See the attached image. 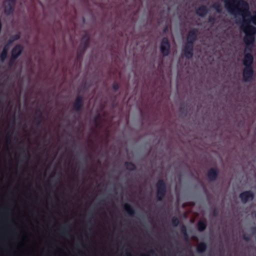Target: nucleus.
Returning <instances> with one entry per match:
<instances>
[{"mask_svg": "<svg viewBox=\"0 0 256 256\" xmlns=\"http://www.w3.org/2000/svg\"><path fill=\"white\" fill-rule=\"evenodd\" d=\"M224 6L228 12L235 18L241 16L244 20L250 18V6L244 0H224Z\"/></svg>", "mask_w": 256, "mask_h": 256, "instance_id": "nucleus-1", "label": "nucleus"}, {"mask_svg": "<svg viewBox=\"0 0 256 256\" xmlns=\"http://www.w3.org/2000/svg\"><path fill=\"white\" fill-rule=\"evenodd\" d=\"M252 23L256 26V10L254 12L253 16L249 20H244L242 21L241 29L244 32L245 36L244 38V42L246 46L245 52L252 51V46L255 42V35L256 34V27L250 24Z\"/></svg>", "mask_w": 256, "mask_h": 256, "instance_id": "nucleus-2", "label": "nucleus"}, {"mask_svg": "<svg viewBox=\"0 0 256 256\" xmlns=\"http://www.w3.org/2000/svg\"><path fill=\"white\" fill-rule=\"evenodd\" d=\"M90 43V37L88 34H86L82 38L80 47L77 52V59L81 58L86 50L89 46Z\"/></svg>", "mask_w": 256, "mask_h": 256, "instance_id": "nucleus-3", "label": "nucleus"}, {"mask_svg": "<svg viewBox=\"0 0 256 256\" xmlns=\"http://www.w3.org/2000/svg\"><path fill=\"white\" fill-rule=\"evenodd\" d=\"M156 198L158 201H162L166 194V185L165 181L159 180L156 184Z\"/></svg>", "mask_w": 256, "mask_h": 256, "instance_id": "nucleus-4", "label": "nucleus"}, {"mask_svg": "<svg viewBox=\"0 0 256 256\" xmlns=\"http://www.w3.org/2000/svg\"><path fill=\"white\" fill-rule=\"evenodd\" d=\"M170 44L168 39L166 37H164L160 42V51L164 56H166L170 54Z\"/></svg>", "mask_w": 256, "mask_h": 256, "instance_id": "nucleus-5", "label": "nucleus"}, {"mask_svg": "<svg viewBox=\"0 0 256 256\" xmlns=\"http://www.w3.org/2000/svg\"><path fill=\"white\" fill-rule=\"evenodd\" d=\"M254 76L253 67H244L242 70V77L244 81L250 82L252 80Z\"/></svg>", "mask_w": 256, "mask_h": 256, "instance_id": "nucleus-6", "label": "nucleus"}, {"mask_svg": "<svg viewBox=\"0 0 256 256\" xmlns=\"http://www.w3.org/2000/svg\"><path fill=\"white\" fill-rule=\"evenodd\" d=\"M239 197L243 204H246L248 201H252L254 199V194L251 190H246L241 192Z\"/></svg>", "mask_w": 256, "mask_h": 256, "instance_id": "nucleus-7", "label": "nucleus"}, {"mask_svg": "<svg viewBox=\"0 0 256 256\" xmlns=\"http://www.w3.org/2000/svg\"><path fill=\"white\" fill-rule=\"evenodd\" d=\"M84 106V100L82 96L78 95L76 97L74 102L72 108L73 110L77 112H81Z\"/></svg>", "mask_w": 256, "mask_h": 256, "instance_id": "nucleus-8", "label": "nucleus"}, {"mask_svg": "<svg viewBox=\"0 0 256 256\" xmlns=\"http://www.w3.org/2000/svg\"><path fill=\"white\" fill-rule=\"evenodd\" d=\"M16 0H6V4L4 6V12L6 15L9 16L13 14Z\"/></svg>", "mask_w": 256, "mask_h": 256, "instance_id": "nucleus-9", "label": "nucleus"}, {"mask_svg": "<svg viewBox=\"0 0 256 256\" xmlns=\"http://www.w3.org/2000/svg\"><path fill=\"white\" fill-rule=\"evenodd\" d=\"M254 56L251 54V52H244V57L243 60V64L244 67H252V64L254 62Z\"/></svg>", "mask_w": 256, "mask_h": 256, "instance_id": "nucleus-10", "label": "nucleus"}, {"mask_svg": "<svg viewBox=\"0 0 256 256\" xmlns=\"http://www.w3.org/2000/svg\"><path fill=\"white\" fill-rule=\"evenodd\" d=\"M198 30L194 28L190 30L187 35V42L189 44H194L197 40Z\"/></svg>", "mask_w": 256, "mask_h": 256, "instance_id": "nucleus-11", "label": "nucleus"}, {"mask_svg": "<svg viewBox=\"0 0 256 256\" xmlns=\"http://www.w3.org/2000/svg\"><path fill=\"white\" fill-rule=\"evenodd\" d=\"M218 175V170L216 168H210L207 172V177L210 182H214L216 180Z\"/></svg>", "mask_w": 256, "mask_h": 256, "instance_id": "nucleus-12", "label": "nucleus"}, {"mask_svg": "<svg viewBox=\"0 0 256 256\" xmlns=\"http://www.w3.org/2000/svg\"><path fill=\"white\" fill-rule=\"evenodd\" d=\"M23 50V47L21 44H16L11 50V56L13 58H18L22 54Z\"/></svg>", "mask_w": 256, "mask_h": 256, "instance_id": "nucleus-13", "label": "nucleus"}, {"mask_svg": "<svg viewBox=\"0 0 256 256\" xmlns=\"http://www.w3.org/2000/svg\"><path fill=\"white\" fill-rule=\"evenodd\" d=\"M208 8L204 5L200 6L196 10V14L201 17L204 16L208 13Z\"/></svg>", "mask_w": 256, "mask_h": 256, "instance_id": "nucleus-14", "label": "nucleus"}, {"mask_svg": "<svg viewBox=\"0 0 256 256\" xmlns=\"http://www.w3.org/2000/svg\"><path fill=\"white\" fill-rule=\"evenodd\" d=\"M124 212L130 216H133L135 214L134 210L132 206L128 203L124 204Z\"/></svg>", "mask_w": 256, "mask_h": 256, "instance_id": "nucleus-15", "label": "nucleus"}, {"mask_svg": "<svg viewBox=\"0 0 256 256\" xmlns=\"http://www.w3.org/2000/svg\"><path fill=\"white\" fill-rule=\"evenodd\" d=\"M198 230L200 232L204 231L206 228V224L205 220H200L197 223Z\"/></svg>", "mask_w": 256, "mask_h": 256, "instance_id": "nucleus-16", "label": "nucleus"}, {"mask_svg": "<svg viewBox=\"0 0 256 256\" xmlns=\"http://www.w3.org/2000/svg\"><path fill=\"white\" fill-rule=\"evenodd\" d=\"M8 46L6 44L3 48L0 54V59L2 62H4L6 58L8 50Z\"/></svg>", "mask_w": 256, "mask_h": 256, "instance_id": "nucleus-17", "label": "nucleus"}, {"mask_svg": "<svg viewBox=\"0 0 256 256\" xmlns=\"http://www.w3.org/2000/svg\"><path fill=\"white\" fill-rule=\"evenodd\" d=\"M207 248V245L204 242H201L198 244L196 247V251L198 253L204 252Z\"/></svg>", "mask_w": 256, "mask_h": 256, "instance_id": "nucleus-18", "label": "nucleus"}, {"mask_svg": "<svg viewBox=\"0 0 256 256\" xmlns=\"http://www.w3.org/2000/svg\"><path fill=\"white\" fill-rule=\"evenodd\" d=\"M124 166L126 170L131 171L135 170L136 169V166L134 163L130 162H124Z\"/></svg>", "mask_w": 256, "mask_h": 256, "instance_id": "nucleus-19", "label": "nucleus"}, {"mask_svg": "<svg viewBox=\"0 0 256 256\" xmlns=\"http://www.w3.org/2000/svg\"><path fill=\"white\" fill-rule=\"evenodd\" d=\"M20 38V34H14L11 36V38L8 40L7 45L8 46L12 44L14 41L18 40Z\"/></svg>", "mask_w": 256, "mask_h": 256, "instance_id": "nucleus-20", "label": "nucleus"}, {"mask_svg": "<svg viewBox=\"0 0 256 256\" xmlns=\"http://www.w3.org/2000/svg\"><path fill=\"white\" fill-rule=\"evenodd\" d=\"M212 8L214 9L217 12L220 14L222 12V8L219 2H215L212 6Z\"/></svg>", "mask_w": 256, "mask_h": 256, "instance_id": "nucleus-21", "label": "nucleus"}, {"mask_svg": "<svg viewBox=\"0 0 256 256\" xmlns=\"http://www.w3.org/2000/svg\"><path fill=\"white\" fill-rule=\"evenodd\" d=\"M194 50V44H189L188 42L185 44L184 46V51H190Z\"/></svg>", "mask_w": 256, "mask_h": 256, "instance_id": "nucleus-22", "label": "nucleus"}, {"mask_svg": "<svg viewBox=\"0 0 256 256\" xmlns=\"http://www.w3.org/2000/svg\"><path fill=\"white\" fill-rule=\"evenodd\" d=\"M180 222V220L176 216H174L172 218V224L174 226H177Z\"/></svg>", "mask_w": 256, "mask_h": 256, "instance_id": "nucleus-23", "label": "nucleus"}, {"mask_svg": "<svg viewBox=\"0 0 256 256\" xmlns=\"http://www.w3.org/2000/svg\"><path fill=\"white\" fill-rule=\"evenodd\" d=\"M43 119V116L39 117V116H35L34 118V122L38 126L40 125Z\"/></svg>", "mask_w": 256, "mask_h": 256, "instance_id": "nucleus-24", "label": "nucleus"}, {"mask_svg": "<svg viewBox=\"0 0 256 256\" xmlns=\"http://www.w3.org/2000/svg\"><path fill=\"white\" fill-rule=\"evenodd\" d=\"M179 111L180 114L186 116L188 112V109L184 106H180L179 109Z\"/></svg>", "mask_w": 256, "mask_h": 256, "instance_id": "nucleus-25", "label": "nucleus"}, {"mask_svg": "<svg viewBox=\"0 0 256 256\" xmlns=\"http://www.w3.org/2000/svg\"><path fill=\"white\" fill-rule=\"evenodd\" d=\"M180 230L183 235L186 237H188V234L187 232L186 227L185 225H182L181 227Z\"/></svg>", "mask_w": 256, "mask_h": 256, "instance_id": "nucleus-26", "label": "nucleus"}, {"mask_svg": "<svg viewBox=\"0 0 256 256\" xmlns=\"http://www.w3.org/2000/svg\"><path fill=\"white\" fill-rule=\"evenodd\" d=\"M184 54L186 58L188 59L192 58L193 56V52L190 51H184Z\"/></svg>", "mask_w": 256, "mask_h": 256, "instance_id": "nucleus-27", "label": "nucleus"}, {"mask_svg": "<svg viewBox=\"0 0 256 256\" xmlns=\"http://www.w3.org/2000/svg\"><path fill=\"white\" fill-rule=\"evenodd\" d=\"M16 60H17L16 58H13V57L10 56V61L8 62L9 66H14L15 64Z\"/></svg>", "mask_w": 256, "mask_h": 256, "instance_id": "nucleus-28", "label": "nucleus"}, {"mask_svg": "<svg viewBox=\"0 0 256 256\" xmlns=\"http://www.w3.org/2000/svg\"><path fill=\"white\" fill-rule=\"evenodd\" d=\"M216 18L214 16H210L208 19V22L211 24H214L216 22Z\"/></svg>", "mask_w": 256, "mask_h": 256, "instance_id": "nucleus-29", "label": "nucleus"}, {"mask_svg": "<svg viewBox=\"0 0 256 256\" xmlns=\"http://www.w3.org/2000/svg\"><path fill=\"white\" fill-rule=\"evenodd\" d=\"M112 89L114 90V91H116L118 90V88H120V85L119 84L116 82H114L112 84Z\"/></svg>", "mask_w": 256, "mask_h": 256, "instance_id": "nucleus-30", "label": "nucleus"}, {"mask_svg": "<svg viewBox=\"0 0 256 256\" xmlns=\"http://www.w3.org/2000/svg\"><path fill=\"white\" fill-rule=\"evenodd\" d=\"M39 116V117L43 116L42 112L40 108H38L36 110V116Z\"/></svg>", "mask_w": 256, "mask_h": 256, "instance_id": "nucleus-31", "label": "nucleus"}, {"mask_svg": "<svg viewBox=\"0 0 256 256\" xmlns=\"http://www.w3.org/2000/svg\"><path fill=\"white\" fill-rule=\"evenodd\" d=\"M100 118V116L99 114H98L95 117V118L94 119V122L96 126H98V120H99Z\"/></svg>", "mask_w": 256, "mask_h": 256, "instance_id": "nucleus-32", "label": "nucleus"}, {"mask_svg": "<svg viewBox=\"0 0 256 256\" xmlns=\"http://www.w3.org/2000/svg\"><path fill=\"white\" fill-rule=\"evenodd\" d=\"M242 238L243 239L246 241V242H248L250 240V238L249 236H247L246 234H244L242 236Z\"/></svg>", "mask_w": 256, "mask_h": 256, "instance_id": "nucleus-33", "label": "nucleus"}, {"mask_svg": "<svg viewBox=\"0 0 256 256\" xmlns=\"http://www.w3.org/2000/svg\"><path fill=\"white\" fill-rule=\"evenodd\" d=\"M218 214V210L216 208H214L213 210L212 215L214 217L217 216Z\"/></svg>", "mask_w": 256, "mask_h": 256, "instance_id": "nucleus-34", "label": "nucleus"}, {"mask_svg": "<svg viewBox=\"0 0 256 256\" xmlns=\"http://www.w3.org/2000/svg\"><path fill=\"white\" fill-rule=\"evenodd\" d=\"M10 135L9 134H7L6 135V142L8 144H9L10 142Z\"/></svg>", "mask_w": 256, "mask_h": 256, "instance_id": "nucleus-35", "label": "nucleus"}, {"mask_svg": "<svg viewBox=\"0 0 256 256\" xmlns=\"http://www.w3.org/2000/svg\"><path fill=\"white\" fill-rule=\"evenodd\" d=\"M251 230L252 232V234H254L256 232V227L254 226L251 228Z\"/></svg>", "mask_w": 256, "mask_h": 256, "instance_id": "nucleus-36", "label": "nucleus"}, {"mask_svg": "<svg viewBox=\"0 0 256 256\" xmlns=\"http://www.w3.org/2000/svg\"><path fill=\"white\" fill-rule=\"evenodd\" d=\"M168 26H166L164 28V30H163V32L164 33H166V32L168 31Z\"/></svg>", "mask_w": 256, "mask_h": 256, "instance_id": "nucleus-37", "label": "nucleus"}, {"mask_svg": "<svg viewBox=\"0 0 256 256\" xmlns=\"http://www.w3.org/2000/svg\"><path fill=\"white\" fill-rule=\"evenodd\" d=\"M66 228H64L62 230V234H65V232H66Z\"/></svg>", "mask_w": 256, "mask_h": 256, "instance_id": "nucleus-38", "label": "nucleus"}, {"mask_svg": "<svg viewBox=\"0 0 256 256\" xmlns=\"http://www.w3.org/2000/svg\"><path fill=\"white\" fill-rule=\"evenodd\" d=\"M126 256H132V254L130 252H126Z\"/></svg>", "mask_w": 256, "mask_h": 256, "instance_id": "nucleus-39", "label": "nucleus"}, {"mask_svg": "<svg viewBox=\"0 0 256 256\" xmlns=\"http://www.w3.org/2000/svg\"><path fill=\"white\" fill-rule=\"evenodd\" d=\"M46 185H47V186H48V188H51L50 184L49 183L47 184H46Z\"/></svg>", "mask_w": 256, "mask_h": 256, "instance_id": "nucleus-40", "label": "nucleus"}, {"mask_svg": "<svg viewBox=\"0 0 256 256\" xmlns=\"http://www.w3.org/2000/svg\"><path fill=\"white\" fill-rule=\"evenodd\" d=\"M150 252L152 254H153L154 252V250H151Z\"/></svg>", "mask_w": 256, "mask_h": 256, "instance_id": "nucleus-41", "label": "nucleus"}, {"mask_svg": "<svg viewBox=\"0 0 256 256\" xmlns=\"http://www.w3.org/2000/svg\"><path fill=\"white\" fill-rule=\"evenodd\" d=\"M148 256V255H144V256Z\"/></svg>", "mask_w": 256, "mask_h": 256, "instance_id": "nucleus-42", "label": "nucleus"}]
</instances>
